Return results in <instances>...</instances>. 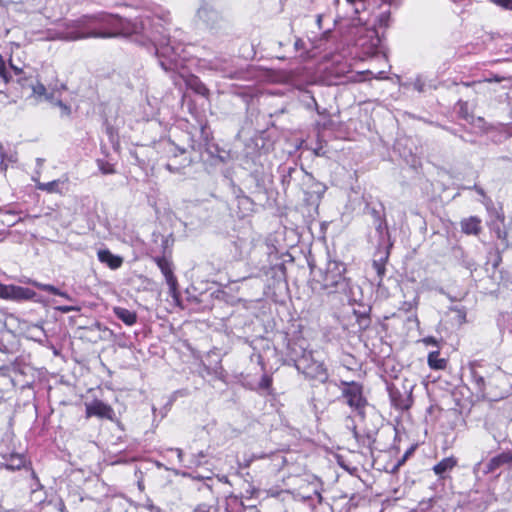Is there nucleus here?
I'll return each mask as SVG.
<instances>
[{"mask_svg":"<svg viewBox=\"0 0 512 512\" xmlns=\"http://www.w3.org/2000/svg\"><path fill=\"white\" fill-rule=\"evenodd\" d=\"M498 462L499 466L512 462V453L511 452H502L501 454L494 457Z\"/></svg>","mask_w":512,"mask_h":512,"instance_id":"nucleus-28","label":"nucleus"},{"mask_svg":"<svg viewBox=\"0 0 512 512\" xmlns=\"http://www.w3.org/2000/svg\"><path fill=\"white\" fill-rule=\"evenodd\" d=\"M0 213L4 214L7 217L15 216L18 214L16 211H14L8 207H3V208L0 207Z\"/></svg>","mask_w":512,"mask_h":512,"instance_id":"nucleus-33","label":"nucleus"},{"mask_svg":"<svg viewBox=\"0 0 512 512\" xmlns=\"http://www.w3.org/2000/svg\"><path fill=\"white\" fill-rule=\"evenodd\" d=\"M154 261L165 277L166 283L170 289V294L175 296L177 292V279L173 274L171 261L166 257H155Z\"/></svg>","mask_w":512,"mask_h":512,"instance_id":"nucleus-9","label":"nucleus"},{"mask_svg":"<svg viewBox=\"0 0 512 512\" xmlns=\"http://www.w3.org/2000/svg\"><path fill=\"white\" fill-rule=\"evenodd\" d=\"M271 386H272V377L269 376L268 374H263L261 377V380L258 384V388L260 390H265V391L269 392L271 389Z\"/></svg>","mask_w":512,"mask_h":512,"instance_id":"nucleus-25","label":"nucleus"},{"mask_svg":"<svg viewBox=\"0 0 512 512\" xmlns=\"http://www.w3.org/2000/svg\"><path fill=\"white\" fill-rule=\"evenodd\" d=\"M32 285L38 288L39 290L46 291L54 295H57L59 293V289L51 284H44L37 281H33Z\"/></svg>","mask_w":512,"mask_h":512,"instance_id":"nucleus-23","label":"nucleus"},{"mask_svg":"<svg viewBox=\"0 0 512 512\" xmlns=\"http://www.w3.org/2000/svg\"><path fill=\"white\" fill-rule=\"evenodd\" d=\"M174 451L177 453V457H178L179 461H182L183 451L179 448L174 449Z\"/></svg>","mask_w":512,"mask_h":512,"instance_id":"nucleus-38","label":"nucleus"},{"mask_svg":"<svg viewBox=\"0 0 512 512\" xmlns=\"http://www.w3.org/2000/svg\"><path fill=\"white\" fill-rule=\"evenodd\" d=\"M2 457L5 461L4 463H2V466L8 470H20L26 465V459L23 454L11 453L9 455H3Z\"/></svg>","mask_w":512,"mask_h":512,"instance_id":"nucleus-12","label":"nucleus"},{"mask_svg":"<svg viewBox=\"0 0 512 512\" xmlns=\"http://www.w3.org/2000/svg\"><path fill=\"white\" fill-rule=\"evenodd\" d=\"M62 512H64V511L62 510Z\"/></svg>","mask_w":512,"mask_h":512,"instance_id":"nucleus-52","label":"nucleus"},{"mask_svg":"<svg viewBox=\"0 0 512 512\" xmlns=\"http://www.w3.org/2000/svg\"><path fill=\"white\" fill-rule=\"evenodd\" d=\"M428 364L432 369H444L446 366V360L440 358L439 352L434 351L428 355Z\"/></svg>","mask_w":512,"mask_h":512,"instance_id":"nucleus-21","label":"nucleus"},{"mask_svg":"<svg viewBox=\"0 0 512 512\" xmlns=\"http://www.w3.org/2000/svg\"><path fill=\"white\" fill-rule=\"evenodd\" d=\"M56 310H58L62 313L78 312V311H80V307H78V306H58V307H56Z\"/></svg>","mask_w":512,"mask_h":512,"instance_id":"nucleus-31","label":"nucleus"},{"mask_svg":"<svg viewBox=\"0 0 512 512\" xmlns=\"http://www.w3.org/2000/svg\"><path fill=\"white\" fill-rule=\"evenodd\" d=\"M456 465H457L456 458L447 457V458L442 459L439 463H437L433 467V471L437 476L444 478L445 474L447 472H450Z\"/></svg>","mask_w":512,"mask_h":512,"instance_id":"nucleus-15","label":"nucleus"},{"mask_svg":"<svg viewBox=\"0 0 512 512\" xmlns=\"http://www.w3.org/2000/svg\"><path fill=\"white\" fill-rule=\"evenodd\" d=\"M490 1L498 6L505 8V9H509L510 0H490Z\"/></svg>","mask_w":512,"mask_h":512,"instance_id":"nucleus-34","label":"nucleus"},{"mask_svg":"<svg viewBox=\"0 0 512 512\" xmlns=\"http://www.w3.org/2000/svg\"><path fill=\"white\" fill-rule=\"evenodd\" d=\"M20 220H21V218H19V219H17V220H14V219H12V218H7V219H4L2 222H3L4 224H6L7 226H13V225H15V224H16L18 221H20Z\"/></svg>","mask_w":512,"mask_h":512,"instance_id":"nucleus-35","label":"nucleus"},{"mask_svg":"<svg viewBox=\"0 0 512 512\" xmlns=\"http://www.w3.org/2000/svg\"><path fill=\"white\" fill-rule=\"evenodd\" d=\"M167 29L158 17H137L134 20L118 15L99 13L83 16L61 34L67 41L95 37L110 38L116 36L133 37L134 41L143 46H151L155 50L161 68L166 72L179 75L186 85L197 94L206 96L208 88L198 77L188 74L185 70L184 49L180 43L171 42L166 35Z\"/></svg>","mask_w":512,"mask_h":512,"instance_id":"nucleus-1","label":"nucleus"},{"mask_svg":"<svg viewBox=\"0 0 512 512\" xmlns=\"http://www.w3.org/2000/svg\"><path fill=\"white\" fill-rule=\"evenodd\" d=\"M351 429H352V432H353L354 436L357 437L356 426L352 425Z\"/></svg>","mask_w":512,"mask_h":512,"instance_id":"nucleus-43","label":"nucleus"},{"mask_svg":"<svg viewBox=\"0 0 512 512\" xmlns=\"http://www.w3.org/2000/svg\"><path fill=\"white\" fill-rule=\"evenodd\" d=\"M388 259V252L382 253V255L378 259L373 260V268L375 269L378 277L380 279L385 275V264Z\"/></svg>","mask_w":512,"mask_h":512,"instance_id":"nucleus-20","label":"nucleus"},{"mask_svg":"<svg viewBox=\"0 0 512 512\" xmlns=\"http://www.w3.org/2000/svg\"><path fill=\"white\" fill-rule=\"evenodd\" d=\"M474 189L482 196H484V191L482 188L478 187V186H474Z\"/></svg>","mask_w":512,"mask_h":512,"instance_id":"nucleus-42","label":"nucleus"},{"mask_svg":"<svg viewBox=\"0 0 512 512\" xmlns=\"http://www.w3.org/2000/svg\"><path fill=\"white\" fill-rule=\"evenodd\" d=\"M363 40H364V39H359V44H360L361 46H364V45H365V42H364Z\"/></svg>","mask_w":512,"mask_h":512,"instance_id":"nucleus-45","label":"nucleus"},{"mask_svg":"<svg viewBox=\"0 0 512 512\" xmlns=\"http://www.w3.org/2000/svg\"><path fill=\"white\" fill-rule=\"evenodd\" d=\"M367 37L370 38V50L376 49L380 45V38L378 37L375 30H368Z\"/></svg>","mask_w":512,"mask_h":512,"instance_id":"nucleus-26","label":"nucleus"},{"mask_svg":"<svg viewBox=\"0 0 512 512\" xmlns=\"http://www.w3.org/2000/svg\"><path fill=\"white\" fill-rule=\"evenodd\" d=\"M0 155H1L2 160H4V154L1 152Z\"/></svg>","mask_w":512,"mask_h":512,"instance_id":"nucleus-49","label":"nucleus"},{"mask_svg":"<svg viewBox=\"0 0 512 512\" xmlns=\"http://www.w3.org/2000/svg\"><path fill=\"white\" fill-rule=\"evenodd\" d=\"M25 332L28 338L37 342H43L47 337L41 324H30L27 326Z\"/></svg>","mask_w":512,"mask_h":512,"instance_id":"nucleus-18","label":"nucleus"},{"mask_svg":"<svg viewBox=\"0 0 512 512\" xmlns=\"http://www.w3.org/2000/svg\"><path fill=\"white\" fill-rule=\"evenodd\" d=\"M2 512H18V510H16V509H11V510H3Z\"/></svg>","mask_w":512,"mask_h":512,"instance_id":"nucleus-44","label":"nucleus"},{"mask_svg":"<svg viewBox=\"0 0 512 512\" xmlns=\"http://www.w3.org/2000/svg\"><path fill=\"white\" fill-rule=\"evenodd\" d=\"M98 167L103 174H114L115 169L112 164L103 160H98Z\"/></svg>","mask_w":512,"mask_h":512,"instance_id":"nucleus-27","label":"nucleus"},{"mask_svg":"<svg viewBox=\"0 0 512 512\" xmlns=\"http://www.w3.org/2000/svg\"><path fill=\"white\" fill-rule=\"evenodd\" d=\"M413 512H439L431 501L421 502Z\"/></svg>","mask_w":512,"mask_h":512,"instance_id":"nucleus-24","label":"nucleus"},{"mask_svg":"<svg viewBox=\"0 0 512 512\" xmlns=\"http://www.w3.org/2000/svg\"><path fill=\"white\" fill-rule=\"evenodd\" d=\"M0 77L4 80L5 83H8L11 79V75L6 68L3 57L0 58Z\"/></svg>","mask_w":512,"mask_h":512,"instance_id":"nucleus-29","label":"nucleus"},{"mask_svg":"<svg viewBox=\"0 0 512 512\" xmlns=\"http://www.w3.org/2000/svg\"><path fill=\"white\" fill-rule=\"evenodd\" d=\"M298 370H301L307 377L321 383L328 380V372L323 362L313 359L311 354H304L296 363Z\"/></svg>","mask_w":512,"mask_h":512,"instance_id":"nucleus-4","label":"nucleus"},{"mask_svg":"<svg viewBox=\"0 0 512 512\" xmlns=\"http://www.w3.org/2000/svg\"><path fill=\"white\" fill-rule=\"evenodd\" d=\"M197 19L211 31L221 29L225 23L222 15L208 4H204L198 9Z\"/></svg>","mask_w":512,"mask_h":512,"instance_id":"nucleus-7","label":"nucleus"},{"mask_svg":"<svg viewBox=\"0 0 512 512\" xmlns=\"http://www.w3.org/2000/svg\"><path fill=\"white\" fill-rule=\"evenodd\" d=\"M55 105L61 109L62 115H64V116L70 115L71 109L68 105H66L65 103H63L60 100L56 101Z\"/></svg>","mask_w":512,"mask_h":512,"instance_id":"nucleus-30","label":"nucleus"},{"mask_svg":"<svg viewBox=\"0 0 512 512\" xmlns=\"http://www.w3.org/2000/svg\"><path fill=\"white\" fill-rule=\"evenodd\" d=\"M36 293L26 287L5 285L0 283V298L6 300H31Z\"/></svg>","mask_w":512,"mask_h":512,"instance_id":"nucleus-8","label":"nucleus"},{"mask_svg":"<svg viewBox=\"0 0 512 512\" xmlns=\"http://www.w3.org/2000/svg\"><path fill=\"white\" fill-rule=\"evenodd\" d=\"M179 151L180 154H184L185 153V150L184 149H177Z\"/></svg>","mask_w":512,"mask_h":512,"instance_id":"nucleus-47","label":"nucleus"},{"mask_svg":"<svg viewBox=\"0 0 512 512\" xmlns=\"http://www.w3.org/2000/svg\"><path fill=\"white\" fill-rule=\"evenodd\" d=\"M480 224V219L475 216L463 219L460 223L462 232L468 235H477L481 230Z\"/></svg>","mask_w":512,"mask_h":512,"instance_id":"nucleus-14","label":"nucleus"},{"mask_svg":"<svg viewBox=\"0 0 512 512\" xmlns=\"http://www.w3.org/2000/svg\"><path fill=\"white\" fill-rule=\"evenodd\" d=\"M414 87L419 92H421L423 90V84L419 80L414 83Z\"/></svg>","mask_w":512,"mask_h":512,"instance_id":"nucleus-36","label":"nucleus"},{"mask_svg":"<svg viewBox=\"0 0 512 512\" xmlns=\"http://www.w3.org/2000/svg\"><path fill=\"white\" fill-rule=\"evenodd\" d=\"M57 295L65 298L67 300H72V298L64 291L59 290V293Z\"/></svg>","mask_w":512,"mask_h":512,"instance_id":"nucleus-37","label":"nucleus"},{"mask_svg":"<svg viewBox=\"0 0 512 512\" xmlns=\"http://www.w3.org/2000/svg\"><path fill=\"white\" fill-rule=\"evenodd\" d=\"M342 396L346 403L354 409L360 417L364 416V408L367 405L366 399L363 397L362 386L356 382H343Z\"/></svg>","mask_w":512,"mask_h":512,"instance_id":"nucleus-5","label":"nucleus"},{"mask_svg":"<svg viewBox=\"0 0 512 512\" xmlns=\"http://www.w3.org/2000/svg\"><path fill=\"white\" fill-rule=\"evenodd\" d=\"M502 77H499V76H495L494 78H491V79H486L487 82H501L502 81Z\"/></svg>","mask_w":512,"mask_h":512,"instance_id":"nucleus-39","label":"nucleus"},{"mask_svg":"<svg viewBox=\"0 0 512 512\" xmlns=\"http://www.w3.org/2000/svg\"><path fill=\"white\" fill-rule=\"evenodd\" d=\"M263 457H264V455L254 456L252 459H250V460H248V461H247V463H246V465H245V466H246V467H249L253 459H255V458H257V459H258V458H263Z\"/></svg>","mask_w":512,"mask_h":512,"instance_id":"nucleus-41","label":"nucleus"},{"mask_svg":"<svg viewBox=\"0 0 512 512\" xmlns=\"http://www.w3.org/2000/svg\"><path fill=\"white\" fill-rule=\"evenodd\" d=\"M389 395L393 406L397 409L407 410L412 405L411 392L405 387L402 389L392 387L389 390Z\"/></svg>","mask_w":512,"mask_h":512,"instance_id":"nucleus-10","label":"nucleus"},{"mask_svg":"<svg viewBox=\"0 0 512 512\" xmlns=\"http://www.w3.org/2000/svg\"><path fill=\"white\" fill-rule=\"evenodd\" d=\"M207 67L211 70L222 73L225 77H233L232 71L228 69V61L226 59L215 58L214 60L207 62Z\"/></svg>","mask_w":512,"mask_h":512,"instance_id":"nucleus-17","label":"nucleus"},{"mask_svg":"<svg viewBox=\"0 0 512 512\" xmlns=\"http://www.w3.org/2000/svg\"><path fill=\"white\" fill-rule=\"evenodd\" d=\"M1 57H2V56L0 55V58H1Z\"/></svg>","mask_w":512,"mask_h":512,"instance_id":"nucleus-51","label":"nucleus"},{"mask_svg":"<svg viewBox=\"0 0 512 512\" xmlns=\"http://www.w3.org/2000/svg\"><path fill=\"white\" fill-rule=\"evenodd\" d=\"M97 255L99 261L105 263L111 269H118L123 263V259L120 256L112 254L107 249L99 250Z\"/></svg>","mask_w":512,"mask_h":512,"instance_id":"nucleus-13","label":"nucleus"},{"mask_svg":"<svg viewBox=\"0 0 512 512\" xmlns=\"http://www.w3.org/2000/svg\"><path fill=\"white\" fill-rule=\"evenodd\" d=\"M509 50H510V51H512V46L510 47V49H509Z\"/></svg>","mask_w":512,"mask_h":512,"instance_id":"nucleus-50","label":"nucleus"},{"mask_svg":"<svg viewBox=\"0 0 512 512\" xmlns=\"http://www.w3.org/2000/svg\"><path fill=\"white\" fill-rule=\"evenodd\" d=\"M113 312L118 319L128 326H132L137 322V314L134 311L123 307H114Z\"/></svg>","mask_w":512,"mask_h":512,"instance_id":"nucleus-16","label":"nucleus"},{"mask_svg":"<svg viewBox=\"0 0 512 512\" xmlns=\"http://www.w3.org/2000/svg\"><path fill=\"white\" fill-rule=\"evenodd\" d=\"M166 168H167L168 170L172 171V166H171V164H169V163H168V164L166 165Z\"/></svg>","mask_w":512,"mask_h":512,"instance_id":"nucleus-46","label":"nucleus"},{"mask_svg":"<svg viewBox=\"0 0 512 512\" xmlns=\"http://www.w3.org/2000/svg\"><path fill=\"white\" fill-rule=\"evenodd\" d=\"M92 416L111 420L114 417V411L111 406L102 401L95 400L86 404V417L89 418Z\"/></svg>","mask_w":512,"mask_h":512,"instance_id":"nucleus-11","label":"nucleus"},{"mask_svg":"<svg viewBox=\"0 0 512 512\" xmlns=\"http://www.w3.org/2000/svg\"><path fill=\"white\" fill-rule=\"evenodd\" d=\"M509 9L512 10V0H510V3H509Z\"/></svg>","mask_w":512,"mask_h":512,"instance_id":"nucleus-48","label":"nucleus"},{"mask_svg":"<svg viewBox=\"0 0 512 512\" xmlns=\"http://www.w3.org/2000/svg\"><path fill=\"white\" fill-rule=\"evenodd\" d=\"M345 2L352 7L355 14H360L367 9L366 0H345Z\"/></svg>","mask_w":512,"mask_h":512,"instance_id":"nucleus-22","label":"nucleus"},{"mask_svg":"<svg viewBox=\"0 0 512 512\" xmlns=\"http://www.w3.org/2000/svg\"><path fill=\"white\" fill-rule=\"evenodd\" d=\"M470 374L476 394L482 398L497 400L509 392V377L499 367H472Z\"/></svg>","mask_w":512,"mask_h":512,"instance_id":"nucleus-2","label":"nucleus"},{"mask_svg":"<svg viewBox=\"0 0 512 512\" xmlns=\"http://www.w3.org/2000/svg\"><path fill=\"white\" fill-rule=\"evenodd\" d=\"M65 181L57 179L47 183L37 182L36 188L42 191H46L48 193H61L62 186Z\"/></svg>","mask_w":512,"mask_h":512,"instance_id":"nucleus-19","label":"nucleus"},{"mask_svg":"<svg viewBox=\"0 0 512 512\" xmlns=\"http://www.w3.org/2000/svg\"><path fill=\"white\" fill-rule=\"evenodd\" d=\"M11 69L15 75L19 76L17 82L21 85L22 89L30 90L29 97H33L36 100L49 99L45 86L38 80L32 77H21L22 70L13 64H10Z\"/></svg>","mask_w":512,"mask_h":512,"instance_id":"nucleus-6","label":"nucleus"},{"mask_svg":"<svg viewBox=\"0 0 512 512\" xmlns=\"http://www.w3.org/2000/svg\"><path fill=\"white\" fill-rule=\"evenodd\" d=\"M345 264L329 260L324 269H321L318 277L315 279L316 283L320 284L321 290L328 294L342 293L349 296L351 293V281L345 276Z\"/></svg>","mask_w":512,"mask_h":512,"instance_id":"nucleus-3","label":"nucleus"},{"mask_svg":"<svg viewBox=\"0 0 512 512\" xmlns=\"http://www.w3.org/2000/svg\"><path fill=\"white\" fill-rule=\"evenodd\" d=\"M498 462L493 457L489 463L487 464V472H493L495 469L499 468Z\"/></svg>","mask_w":512,"mask_h":512,"instance_id":"nucleus-32","label":"nucleus"},{"mask_svg":"<svg viewBox=\"0 0 512 512\" xmlns=\"http://www.w3.org/2000/svg\"><path fill=\"white\" fill-rule=\"evenodd\" d=\"M148 509L152 512H160V508L154 506L153 504L148 505Z\"/></svg>","mask_w":512,"mask_h":512,"instance_id":"nucleus-40","label":"nucleus"}]
</instances>
